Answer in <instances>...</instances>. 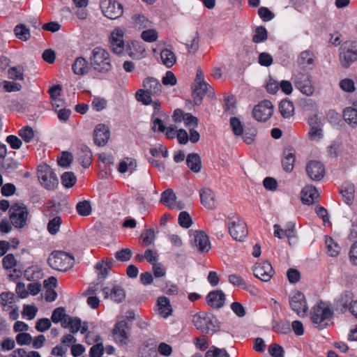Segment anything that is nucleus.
Listing matches in <instances>:
<instances>
[{"label":"nucleus","mask_w":357,"mask_h":357,"mask_svg":"<svg viewBox=\"0 0 357 357\" xmlns=\"http://www.w3.org/2000/svg\"><path fill=\"white\" fill-rule=\"evenodd\" d=\"M333 310L330 305L324 301L319 302L310 311V319L319 330L328 327V321L333 318Z\"/></svg>","instance_id":"nucleus-1"},{"label":"nucleus","mask_w":357,"mask_h":357,"mask_svg":"<svg viewBox=\"0 0 357 357\" xmlns=\"http://www.w3.org/2000/svg\"><path fill=\"white\" fill-rule=\"evenodd\" d=\"M90 64L94 70L100 73H107L112 68L109 54L101 47H96L89 57Z\"/></svg>","instance_id":"nucleus-2"},{"label":"nucleus","mask_w":357,"mask_h":357,"mask_svg":"<svg viewBox=\"0 0 357 357\" xmlns=\"http://www.w3.org/2000/svg\"><path fill=\"white\" fill-rule=\"evenodd\" d=\"M192 322L204 333L213 334L220 328V322L211 313L200 312L193 316Z\"/></svg>","instance_id":"nucleus-3"},{"label":"nucleus","mask_w":357,"mask_h":357,"mask_svg":"<svg viewBox=\"0 0 357 357\" xmlns=\"http://www.w3.org/2000/svg\"><path fill=\"white\" fill-rule=\"evenodd\" d=\"M74 262L75 259L72 255L60 250L53 251L47 259V263L52 268L64 272L70 269Z\"/></svg>","instance_id":"nucleus-4"},{"label":"nucleus","mask_w":357,"mask_h":357,"mask_svg":"<svg viewBox=\"0 0 357 357\" xmlns=\"http://www.w3.org/2000/svg\"><path fill=\"white\" fill-rule=\"evenodd\" d=\"M339 60L344 68H349L357 61V42L346 41L339 48Z\"/></svg>","instance_id":"nucleus-5"},{"label":"nucleus","mask_w":357,"mask_h":357,"mask_svg":"<svg viewBox=\"0 0 357 357\" xmlns=\"http://www.w3.org/2000/svg\"><path fill=\"white\" fill-rule=\"evenodd\" d=\"M37 175L41 185L46 190H52L59 184V179L51 167L47 164L38 167Z\"/></svg>","instance_id":"nucleus-6"},{"label":"nucleus","mask_w":357,"mask_h":357,"mask_svg":"<svg viewBox=\"0 0 357 357\" xmlns=\"http://www.w3.org/2000/svg\"><path fill=\"white\" fill-rule=\"evenodd\" d=\"M29 211L27 206L22 203H15L9 209V218L13 225L22 229L26 225Z\"/></svg>","instance_id":"nucleus-7"},{"label":"nucleus","mask_w":357,"mask_h":357,"mask_svg":"<svg viewBox=\"0 0 357 357\" xmlns=\"http://www.w3.org/2000/svg\"><path fill=\"white\" fill-rule=\"evenodd\" d=\"M100 7L104 16L110 20L118 19L123 13L122 4L115 0H101Z\"/></svg>","instance_id":"nucleus-8"},{"label":"nucleus","mask_w":357,"mask_h":357,"mask_svg":"<svg viewBox=\"0 0 357 357\" xmlns=\"http://www.w3.org/2000/svg\"><path fill=\"white\" fill-rule=\"evenodd\" d=\"M273 106L270 100H264L255 106L252 115L259 122H265L273 115Z\"/></svg>","instance_id":"nucleus-9"},{"label":"nucleus","mask_w":357,"mask_h":357,"mask_svg":"<svg viewBox=\"0 0 357 357\" xmlns=\"http://www.w3.org/2000/svg\"><path fill=\"white\" fill-rule=\"evenodd\" d=\"M294 84L303 95L311 96L314 88L312 84L311 75L308 73H299L295 76Z\"/></svg>","instance_id":"nucleus-10"},{"label":"nucleus","mask_w":357,"mask_h":357,"mask_svg":"<svg viewBox=\"0 0 357 357\" xmlns=\"http://www.w3.org/2000/svg\"><path fill=\"white\" fill-rule=\"evenodd\" d=\"M229 221L228 222V229L231 236L236 241H242L248 234L245 223L239 220L237 217L234 220H230L231 218L229 217Z\"/></svg>","instance_id":"nucleus-11"},{"label":"nucleus","mask_w":357,"mask_h":357,"mask_svg":"<svg viewBox=\"0 0 357 357\" xmlns=\"http://www.w3.org/2000/svg\"><path fill=\"white\" fill-rule=\"evenodd\" d=\"M252 271L257 278L265 282L270 281L275 273L271 264L268 261L255 264Z\"/></svg>","instance_id":"nucleus-12"},{"label":"nucleus","mask_w":357,"mask_h":357,"mask_svg":"<svg viewBox=\"0 0 357 357\" xmlns=\"http://www.w3.org/2000/svg\"><path fill=\"white\" fill-rule=\"evenodd\" d=\"M289 304L291 308L299 317H303L307 312L308 307L305 297L301 291H296L294 295L289 298Z\"/></svg>","instance_id":"nucleus-13"},{"label":"nucleus","mask_w":357,"mask_h":357,"mask_svg":"<svg viewBox=\"0 0 357 357\" xmlns=\"http://www.w3.org/2000/svg\"><path fill=\"white\" fill-rule=\"evenodd\" d=\"M124 32L119 28L114 29L109 37L110 48L116 54H121L125 50Z\"/></svg>","instance_id":"nucleus-14"},{"label":"nucleus","mask_w":357,"mask_h":357,"mask_svg":"<svg viewBox=\"0 0 357 357\" xmlns=\"http://www.w3.org/2000/svg\"><path fill=\"white\" fill-rule=\"evenodd\" d=\"M130 330V327L126 321H117L112 331L114 340L121 345L126 344L129 337Z\"/></svg>","instance_id":"nucleus-15"},{"label":"nucleus","mask_w":357,"mask_h":357,"mask_svg":"<svg viewBox=\"0 0 357 357\" xmlns=\"http://www.w3.org/2000/svg\"><path fill=\"white\" fill-rule=\"evenodd\" d=\"M193 243L199 253L208 252L211 249V243L208 235L204 231H195L192 234Z\"/></svg>","instance_id":"nucleus-16"},{"label":"nucleus","mask_w":357,"mask_h":357,"mask_svg":"<svg viewBox=\"0 0 357 357\" xmlns=\"http://www.w3.org/2000/svg\"><path fill=\"white\" fill-rule=\"evenodd\" d=\"M192 88V97L194 104L197 106H199L202 104V100L207 92L208 93L209 97L213 98L215 96L214 90L210 84L206 86L204 85L194 84Z\"/></svg>","instance_id":"nucleus-17"},{"label":"nucleus","mask_w":357,"mask_h":357,"mask_svg":"<svg viewBox=\"0 0 357 357\" xmlns=\"http://www.w3.org/2000/svg\"><path fill=\"white\" fill-rule=\"evenodd\" d=\"M307 176L313 181H320L325 174L324 165L317 160H310L306 166Z\"/></svg>","instance_id":"nucleus-18"},{"label":"nucleus","mask_w":357,"mask_h":357,"mask_svg":"<svg viewBox=\"0 0 357 357\" xmlns=\"http://www.w3.org/2000/svg\"><path fill=\"white\" fill-rule=\"evenodd\" d=\"M102 291L105 298H110L117 303H122L126 298V292L123 287L119 285H115L110 289L107 287L102 288Z\"/></svg>","instance_id":"nucleus-19"},{"label":"nucleus","mask_w":357,"mask_h":357,"mask_svg":"<svg viewBox=\"0 0 357 357\" xmlns=\"http://www.w3.org/2000/svg\"><path fill=\"white\" fill-rule=\"evenodd\" d=\"M109 135L108 127L105 124L100 123L96 126L93 132L94 143L98 146H102L108 142Z\"/></svg>","instance_id":"nucleus-20"},{"label":"nucleus","mask_w":357,"mask_h":357,"mask_svg":"<svg viewBox=\"0 0 357 357\" xmlns=\"http://www.w3.org/2000/svg\"><path fill=\"white\" fill-rule=\"evenodd\" d=\"M225 294L222 290H213L206 296L207 304L214 309L221 308L225 305Z\"/></svg>","instance_id":"nucleus-21"},{"label":"nucleus","mask_w":357,"mask_h":357,"mask_svg":"<svg viewBox=\"0 0 357 357\" xmlns=\"http://www.w3.org/2000/svg\"><path fill=\"white\" fill-rule=\"evenodd\" d=\"M143 89L144 91L153 94V96H158L162 91V86L160 82L153 77H147L143 80Z\"/></svg>","instance_id":"nucleus-22"},{"label":"nucleus","mask_w":357,"mask_h":357,"mask_svg":"<svg viewBox=\"0 0 357 357\" xmlns=\"http://www.w3.org/2000/svg\"><path fill=\"white\" fill-rule=\"evenodd\" d=\"M319 195L317 189L312 185H307L301 190V201L304 204L312 205Z\"/></svg>","instance_id":"nucleus-23"},{"label":"nucleus","mask_w":357,"mask_h":357,"mask_svg":"<svg viewBox=\"0 0 357 357\" xmlns=\"http://www.w3.org/2000/svg\"><path fill=\"white\" fill-rule=\"evenodd\" d=\"M295 154L294 150L287 147L283 151V158L282 160V165L283 169L287 172H291L294 166Z\"/></svg>","instance_id":"nucleus-24"},{"label":"nucleus","mask_w":357,"mask_h":357,"mask_svg":"<svg viewBox=\"0 0 357 357\" xmlns=\"http://www.w3.org/2000/svg\"><path fill=\"white\" fill-rule=\"evenodd\" d=\"M139 357H158L155 343L153 341L144 342L139 348Z\"/></svg>","instance_id":"nucleus-25"},{"label":"nucleus","mask_w":357,"mask_h":357,"mask_svg":"<svg viewBox=\"0 0 357 357\" xmlns=\"http://www.w3.org/2000/svg\"><path fill=\"white\" fill-rule=\"evenodd\" d=\"M199 195L201 202L206 208L212 209L215 207V195L211 189H202Z\"/></svg>","instance_id":"nucleus-26"},{"label":"nucleus","mask_w":357,"mask_h":357,"mask_svg":"<svg viewBox=\"0 0 357 357\" xmlns=\"http://www.w3.org/2000/svg\"><path fill=\"white\" fill-rule=\"evenodd\" d=\"M186 165L194 173H198L202 169V160L199 155L196 153H191L187 155Z\"/></svg>","instance_id":"nucleus-27"},{"label":"nucleus","mask_w":357,"mask_h":357,"mask_svg":"<svg viewBox=\"0 0 357 357\" xmlns=\"http://www.w3.org/2000/svg\"><path fill=\"white\" fill-rule=\"evenodd\" d=\"M158 305L159 307L160 314L164 317H168L172 314V309L169 299L165 296H159L157 299Z\"/></svg>","instance_id":"nucleus-28"},{"label":"nucleus","mask_w":357,"mask_h":357,"mask_svg":"<svg viewBox=\"0 0 357 357\" xmlns=\"http://www.w3.org/2000/svg\"><path fill=\"white\" fill-rule=\"evenodd\" d=\"M352 293L350 291H344L339 298L337 302L340 305V311L341 313H345L349 310V307L354 303Z\"/></svg>","instance_id":"nucleus-29"},{"label":"nucleus","mask_w":357,"mask_h":357,"mask_svg":"<svg viewBox=\"0 0 357 357\" xmlns=\"http://www.w3.org/2000/svg\"><path fill=\"white\" fill-rule=\"evenodd\" d=\"M88 69V61L82 56L77 57L72 65L73 73L78 75L86 74Z\"/></svg>","instance_id":"nucleus-30"},{"label":"nucleus","mask_w":357,"mask_h":357,"mask_svg":"<svg viewBox=\"0 0 357 357\" xmlns=\"http://www.w3.org/2000/svg\"><path fill=\"white\" fill-rule=\"evenodd\" d=\"M279 110L282 117L285 119L289 118L294 112V104L287 98H284L279 104Z\"/></svg>","instance_id":"nucleus-31"},{"label":"nucleus","mask_w":357,"mask_h":357,"mask_svg":"<svg viewBox=\"0 0 357 357\" xmlns=\"http://www.w3.org/2000/svg\"><path fill=\"white\" fill-rule=\"evenodd\" d=\"M160 59L162 63L168 68H172L176 61L175 54L168 48H165L161 51Z\"/></svg>","instance_id":"nucleus-32"},{"label":"nucleus","mask_w":357,"mask_h":357,"mask_svg":"<svg viewBox=\"0 0 357 357\" xmlns=\"http://www.w3.org/2000/svg\"><path fill=\"white\" fill-rule=\"evenodd\" d=\"M343 116L347 122L353 128H357V109L353 107H346L343 110Z\"/></svg>","instance_id":"nucleus-33"},{"label":"nucleus","mask_w":357,"mask_h":357,"mask_svg":"<svg viewBox=\"0 0 357 357\" xmlns=\"http://www.w3.org/2000/svg\"><path fill=\"white\" fill-rule=\"evenodd\" d=\"M176 199V197L174 191L168 188L162 192L160 202L166 206L172 208L174 207Z\"/></svg>","instance_id":"nucleus-34"},{"label":"nucleus","mask_w":357,"mask_h":357,"mask_svg":"<svg viewBox=\"0 0 357 357\" xmlns=\"http://www.w3.org/2000/svg\"><path fill=\"white\" fill-rule=\"evenodd\" d=\"M268 39V31L264 26H258L254 30L252 42L256 44L264 43Z\"/></svg>","instance_id":"nucleus-35"},{"label":"nucleus","mask_w":357,"mask_h":357,"mask_svg":"<svg viewBox=\"0 0 357 357\" xmlns=\"http://www.w3.org/2000/svg\"><path fill=\"white\" fill-rule=\"evenodd\" d=\"M355 188L353 184H348L340 190L342 200L347 205H351L354 199Z\"/></svg>","instance_id":"nucleus-36"},{"label":"nucleus","mask_w":357,"mask_h":357,"mask_svg":"<svg viewBox=\"0 0 357 357\" xmlns=\"http://www.w3.org/2000/svg\"><path fill=\"white\" fill-rule=\"evenodd\" d=\"M137 167V162L135 159L126 158L125 160H121L118 165V171L124 174L129 170L131 172L135 170Z\"/></svg>","instance_id":"nucleus-37"},{"label":"nucleus","mask_w":357,"mask_h":357,"mask_svg":"<svg viewBox=\"0 0 357 357\" xmlns=\"http://www.w3.org/2000/svg\"><path fill=\"white\" fill-rule=\"evenodd\" d=\"M92 152L91 149L86 145H83L80 148V158L82 160L81 165L84 168H88L91 163Z\"/></svg>","instance_id":"nucleus-38"},{"label":"nucleus","mask_w":357,"mask_h":357,"mask_svg":"<svg viewBox=\"0 0 357 357\" xmlns=\"http://www.w3.org/2000/svg\"><path fill=\"white\" fill-rule=\"evenodd\" d=\"M20 165V163L12 158L4 159L0 165V170L4 171L6 173H12L16 170Z\"/></svg>","instance_id":"nucleus-39"},{"label":"nucleus","mask_w":357,"mask_h":357,"mask_svg":"<svg viewBox=\"0 0 357 357\" xmlns=\"http://www.w3.org/2000/svg\"><path fill=\"white\" fill-rule=\"evenodd\" d=\"M14 33L17 38L23 41L28 40L31 37L29 29L24 24L16 25Z\"/></svg>","instance_id":"nucleus-40"},{"label":"nucleus","mask_w":357,"mask_h":357,"mask_svg":"<svg viewBox=\"0 0 357 357\" xmlns=\"http://www.w3.org/2000/svg\"><path fill=\"white\" fill-rule=\"evenodd\" d=\"M152 96H153V94L142 89H139L135 93L136 100L146 106L151 105L152 103Z\"/></svg>","instance_id":"nucleus-41"},{"label":"nucleus","mask_w":357,"mask_h":357,"mask_svg":"<svg viewBox=\"0 0 357 357\" xmlns=\"http://www.w3.org/2000/svg\"><path fill=\"white\" fill-rule=\"evenodd\" d=\"M61 180L66 188H70L75 185L77 177L73 172H66L61 175Z\"/></svg>","instance_id":"nucleus-42"},{"label":"nucleus","mask_w":357,"mask_h":357,"mask_svg":"<svg viewBox=\"0 0 357 357\" xmlns=\"http://www.w3.org/2000/svg\"><path fill=\"white\" fill-rule=\"evenodd\" d=\"M325 243L328 250V255L332 257L337 256L340 252V247L337 243L330 236L325 237Z\"/></svg>","instance_id":"nucleus-43"},{"label":"nucleus","mask_w":357,"mask_h":357,"mask_svg":"<svg viewBox=\"0 0 357 357\" xmlns=\"http://www.w3.org/2000/svg\"><path fill=\"white\" fill-rule=\"evenodd\" d=\"M91 205L89 200L79 202L76 205V211L81 216H88L91 213Z\"/></svg>","instance_id":"nucleus-44"},{"label":"nucleus","mask_w":357,"mask_h":357,"mask_svg":"<svg viewBox=\"0 0 357 357\" xmlns=\"http://www.w3.org/2000/svg\"><path fill=\"white\" fill-rule=\"evenodd\" d=\"M230 126L231 128V130L235 136L243 135L244 127L242 124V122L238 117L233 116L229 119Z\"/></svg>","instance_id":"nucleus-45"},{"label":"nucleus","mask_w":357,"mask_h":357,"mask_svg":"<svg viewBox=\"0 0 357 357\" xmlns=\"http://www.w3.org/2000/svg\"><path fill=\"white\" fill-rule=\"evenodd\" d=\"M18 135L25 143H30L34 137V131L29 126H25L18 130Z\"/></svg>","instance_id":"nucleus-46"},{"label":"nucleus","mask_w":357,"mask_h":357,"mask_svg":"<svg viewBox=\"0 0 357 357\" xmlns=\"http://www.w3.org/2000/svg\"><path fill=\"white\" fill-rule=\"evenodd\" d=\"M314 56L310 50L303 51L298 56V63L300 65L306 67L307 66L312 65L314 63Z\"/></svg>","instance_id":"nucleus-47"},{"label":"nucleus","mask_w":357,"mask_h":357,"mask_svg":"<svg viewBox=\"0 0 357 357\" xmlns=\"http://www.w3.org/2000/svg\"><path fill=\"white\" fill-rule=\"evenodd\" d=\"M204 357H230V356L225 349L211 346L205 353Z\"/></svg>","instance_id":"nucleus-48"},{"label":"nucleus","mask_w":357,"mask_h":357,"mask_svg":"<svg viewBox=\"0 0 357 357\" xmlns=\"http://www.w3.org/2000/svg\"><path fill=\"white\" fill-rule=\"evenodd\" d=\"M62 221L59 216L50 219L47 223V231L52 235H55L59 231Z\"/></svg>","instance_id":"nucleus-49"},{"label":"nucleus","mask_w":357,"mask_h":357,"mask_svg":"<svg viewBox=\"0 0 357 357\" xmlns=\"http://www.w3.org/2000/svg\"><path fill=\"white\" fill-rule=\"evenodd\" d=\"M132 20L135 28L142 29L146 28L149 24V21L148 19L143 15L141 14H135L132 17Z\"/></svg>","instance_id":"nucleus-50"},{"label":"nucleus","mask_w":357,"mask_h":357,"mask_svg":"<svg viewBox=\"0 0 357 357\" xmlns=\"http://www.w3.org/2000/svg\"><path fill=\"white\" fill-rule=\"evenodd\" d=\"M178 222L179 225L185 229L190 228L192 224V220L189 213L185 211H181L179 213Z\"/></svg>","instance_id":"nucleus-51"},{"label":"nucleus","mask_w":357,"mask_h":357,"mask_svg":"<svg viewBox=\"0 0 357 357\" xmlns=\"http://www.w3.org/2000/svg\"><path fill=\"white\" fill-rule=\"evenodd\" d=\"M224 109L225 112H228L230 114H235L236 100L234 96H225Z\"/></svg>","instance_id":"nucleus-52"},{"label":"nucleus","mask_w":357,"mask_h":357,"mask_svg":"<svg viewBox=\"0 0 357 357\" xmlns=\"http://www.w3.org/2000/svg\"><path fill=\"white\" fill-rule=\"evenodd\" d=\"M142 238L145 245H150L155 238V230L153 228L144 229L142 233Z\"/></svg>","instance_id":"nucleus-53"},{"label":"nucleus","mask_w":357,"mask_h":357,"mask_svg":"<svg viewBox=\"0 0 357 357\" xmlns=\"http://www.w3.org/2000/svg\"><path fill=\"white\" fill-rule=\"evenodd\" d=\"M257 133V130L255 128H245L243 135L241 136L247 144H251L254 142Z\"/></svg>","instance_id":"nucleus-54"},{"label":"nucleus","mask_w":357,"mask_h":357,"mask_svg":"<svg viewBox=\"0 0 357 357\" xmlns=\"http://www.w3.org/2000/svg\"><path fill=\"white\" fill-rule=\"evenodd\" d=\"M73 161L72 154L68 151H63L60 157L57 158V163L60 167L67 168Z\"/></svg>","instance_id":"nucleus-55"},{"label":"nucleus","mask_w":357,"mask_h":357,"mask_svg":"<svg viewBox=\"0 0 357 357\" xmlns=\"http://www.w3.org/2000/svg\"><path fill=\"white\" fill-rule=\"evenodd\" d=\"M66 316L65 312V308L63 307H59L55 308L51 316V321L54 324H58L61 322L63 318Z\"/></svg>","instance_id":"nucleus-56"},{"label":"nucleus","mask_w":357,"mask_h":357,"mask_svg":"<svg viewBox=\"0 0 357 357\" xmlns=\"http://www.w3.org/2000/svg\"><path fill=\"white\" fill-rule=\"evenodd\" d=\"M15 340L20 346L29 345L32 342V336L26 332L19 333L15 337Z\"/></svg>","instance_id":"nucleus-57"},{"label":"nucleus","mask_w":357,"mask_h":357,"mask_svg":"<svg viewBox=\"0 0 357 357\" xmlns=\"http://www.w3.org/2000/svg\"><path fill=\"white\" fill-rule=\"evenodd\" d=\"M258 15L263 22H269L275 17V14L267 7H260Z\"/></svg>","instance_id":"nucleus-58"},{"label":"nucleus","mask_w":357,"mask_h":357,"mask_svg":"<svg viewBox=\"0 0 357 357\" xmlns=\"http://www.w3.org/2000/svg\"><path fill=\"white\" fill-rule=\"evenodd\" d=\"M51 326V321L48 318H41L36 321L35 328L37 331L43 333L49 330Z\"/></svg>","instance_id":"nucleus-59"},{"label":"nucleus","mask_w":357,"mask_h":357,"mask_svg":"<svg viewBox=\"0 0 357 357\" xmlns=\"http://www.w3.org/2000/svg\"><path fill=\"white\" fill-rule=\"evenodd\" d=\"M114 255L119 261H128L132 257V251L130 248H123L116 252Z\"/></svg>","instance_id":"nucleus-60"},{"label":"nucleus","mask_w":357,"mask_h":357,"mask_svg":"<svg viewBox=\"0 0 357 357\" xmlns=\"http://www.w3.org/2000/svg\"><path fill=\"white\" fill-rule=\"evenodd\" d=\"M268 353L272 357H284V350L283 347L276 343L271 344L268 347Z\"/></svg>","instance_id":"nucleus-61"},{"label":"nucleus","mask_w":357,"mask_h":357,"mask_svg":"<svg viewBox=\"0 0 357 357\" xmlns=\"http://www.w3.org/2000/svg\"><path fill=\"white\" fill-rule=\"evenodd\" d=\"M3 267L6 270H10L17 265V261L15 256L11 254H7L2 259Z\"/></svg>","instance_id":"nucleus-62"},{"label":"nucleus","mask_w":357,"mask_h":357,"mask_svg":"<svg viewBox=\"0 0 357 357\" xmlns=\"http://www.w3.org/2000/svg\"><path fill=\"white\" fill-rule=\"evenodd\" d=\"M141 38L146 42L153 43L158 38V32L155 29H146L142 32Z\"/></svg>","instance_id":"nucleus-63"},{"label":"nucleus","mask_w":357,"mask_h":357,"mask_svg":"<svg viewBox=\"0 0 357 357\" xmlns=\"http://www.w3.org/2000/svg\"><path fill=\"white\" fill-rule=\"evenodd\" d=\"M104 354V347L102 342L96 343L89 349L90 357H101Z\"/></svg>","instance_id":"nucleus-64"}]
</instances>
